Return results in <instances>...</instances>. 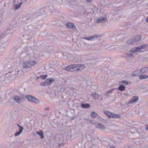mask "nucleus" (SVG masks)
I'll list each match as a JSON object with an SVG mask.
<instances>
[{
  "mask_svg": "<svg viewBox=\"0 0 148 148\" xmlns=\"http://www.w3.org/2000/svg\"><path fill=\"white\" fill-rule=\"evenodd\" d=\"M148 46V45L147 44H145L140 46L139 47H135L132 49L130 50V52L134 53L136 52H144V51H143L142 49L146 48Z\"/></svg>",
  "mask_w": 148,
  "mask_h": 148,
  "instance_id": "nucleus-1",
  "label": "nucleus"
},
{
  "mask_svg": "<svg viewBox=\"0 0 148 148\" xmlns=\"http://www.w3.org/2000/svg\"><path fill=\"white\" fill-rule=\"evenodd\" d=\"M141 36L138 35L134 36L132 38L127 40V44H132L140 40Z\"/></svg>",
  "mask_w": 148,
  "mask_h": 148,
  "instance_id": "nucleus-2",
  "label": "nucleus"
},
{
  "mask_svg": "<svg viewBox=\"0 0 148 148\" xmlns=\"http://www.w3.org/2000/svg\"><path fill=\"white\" fill-rule=\"evenodd\" d=\"M36 63V62L32 60L25 61L23 63V66L25 68H29L34 66Z\"/></svg>",
  "mask_w": 148,
  "mask_h": 148,
  "instance_id": "nucleus-3",
  "label": "nucleus"
},
{
  "mask_svg": "<svg viewBox=\"0 0 148 148\" xmlns=\"http://www.w3.org/2000/svg\"><path fill=\"white\" fill-rule=\"evenodd\" d=\"M25 97L30 102L35 103H38L40 102L38 99L32 95H27L25 96Z\"/></svg>",
  "mask_w": 148,
  "mask_h": 148,
  "instance_id": "nucleus-4",
  "label": "nucleus"
},
{
  "mask_svg": "<svg viewBox=\"0 0 148 148\" xmlns=\"http://www.w3.org/2000/svg\"><path fill=\"white\" fill-rule=\"evenodd\" d=\"M13 99L17 103H20L23 102L25 99V97L21 96L19 97L18 95H15L13 97Z\"/></svg>",
  "mask_w": 148,
  "mask_h": 148,
  "instance_id": "nucleus-5",
  "label": "nucleus"
},
{
  "mask_svg": "<svg viewBox=\"0 0 148 148\" xmlns=\"http://www.w3.org/2000/svg\"><path fill=\"white\" fill-rule=\"evenodd\" d=\"M54 81L55 79L53 78L47 79H46L45 82L41 83L40 85L43 86L49 85Z\"/></svg>",
  "mask_w": 148,
  "mask_h": 148,
  "instance_id": "nucleus-6",
  "label": "nucleus"
},
{
  "mask_svg": "<svg viewBox=\"0 0 148 148\" xmlns=\"http://www.w3.org/2000/svg\"><path fill=\"white\" fill-rule=\"evenodd\" d=\"M85 68V66L84 64H75V71L77 72L79 71H81Z\"/></svg>",
  "mask_w": 148,
  "mask_h": 148,
  "instance_id": "nucleus-7",
  "label": "nucleus"
},
{
  "mask_svg": "<svg viewBox=\"0 0 148 148\" xmlns=\"http://www.w3.org/2000/svg\"><path fill=\"white\" fill-rule=\"evenodd\" d=\"M41 10L42 9H40L38 10L34 14V15L33 16H29V18H27V20H29V21L33 19V18H36L38 16L41 15V13H40V12Z\"/></svg>",
  "mask_w": 148,
  "mask_h": 148,
  "instance_id": "nucleus-8",
  "label": "nucleus"
},
{
  "mask_svg": "<svg viewBox=\"0 0 148 148\" xmlns=\"http://www.w3.org/2000/svg\"><path fill=\"white\" fill-rule=\"evenodd\" d=\"M98 37V36L97 35H95L92 36L88 37H82V39H86L88 41H92L95 39H97Z\"/></svg>",
  "mask_w": 148,
  "mask_h": 148,
  "instance_id": "nucleus-9",
  "label": "nucleus"
},
{
  "mask_svg": "<svg viewBox=\"0 0 148 148\" xmlns=\"http://www.w3.org/2000/svg\"><path fill=\"white\" fill-rule=\"evenodd\" d=\"M65 71L70 72H73L74 71V65H71L65 67L64 68Z\"/></svg>",
  "mask_w": 148,
  "mask_h": 148,
  "instance_id": "nucleus-10",
  "label": "nucleus"
},
{
  "mask_svg": "<svg viewBox=\"0 0 148 148\" xmlns=\"http://www.w3.org/2000/svg\"><path fill=\"white\" fill-rule=\"evenodd\" d=\"M17 125L18 126L19 131L18 132H16L14 134V136H17L20 134L23 130V128L22 126H20L18 124H17Z\"/></svg>",
  "mask_w": 148,
  "mask_h": 148,
  "instance_id": "nucleus-11",
  "label": "nucleus"
},
{
  "mask_svg": "<svg viewBox=\"0 0 148 148\" xmlns=\"http://www.w3.org/2000/svg\"><path fill=\"white\" fill-rule=\"evenodd\" d=\"M107 20V18L106 17H101L99 18L96 21L98 23H101L102 22H104Z\"/></svg>",
  "mask_w": 148,
  "mask_h": 148,
  "instance_id": "nucleus-12",
  "label": "nucleus"
},
{
  "mask_svg": "<svg viewBox=\"0 0 148 148\" xmlns=\"http://www.w3.org/2000/svg\"><path fill=\"white\" fill-rule=\"evenodd\" d=\"M16 1L14 0L13 1V6L15 7V10H18L20 8L21 4L22 3V2H20L18 5L16 3Z\"/></svg>",
  "mask_w": 148,
  "mask_h": 148,
  "instance_id": "nucleus-13",
  "label": "nucleus"
},
{
  "mask_svg": "<svg viewBox=\"0 0 148 148\" xmlns=\"http://www.w3.org/2000/svg\"><path fill=\"white\" fill-rule=\"evenodd\" d=\"M138 99V97L137 96H135L132 99L130 100L128 102L129 103H132L135 102Z\"/></svg>",
  "mask_w": 148,
  "mask_h": 148,
  "instance_id": "nucleus-14",
  "label": "nucleus"
},
{
  "mask_svg": "<svg viewBox=\"0 0 148 148\" xmlns=\"http://www.w3.org/2000/svg\"><path fill=\"white\" fill-rule=\"evenodd\" d=\"M141 73L140 69H138L133 72L132 74V75L134 76H138Z\"/></svg>",
  "mask_w": 148,
  "mask_h": 148,
  "instance_id": "nucleus-15",
  "label": "nucleus"
},
{
  "mask_svg": "<svg viewBox=\"0 0 148 148\" xmlns=\"http://www.w3.org/2000/svg\"><path fill=\"white\" fill-rule=\"evenodd\" d=\"M96 127L101 130H103L105 129L104 126L101 123H98L96 125Z\"/></svg>",
  "mask_w": 148,
  "mask_h": 148,
  "instance_id": "nucleus-16",
  "label": "nucleus"
},
{
  "mask_svg": "<svg viewBox=\"0 0 148 148\" xmlns=\"http://www.w3.org/2000/svg\"><path fill=\"white\" fill-rule=\"evenodd\" d=\"M119 86L117 88V89L119 91H124L125 89V86L121 84H119Z\"/></svg>",
  "mask_w": 148,
  "mask_h": 148,
  "instance_id": "nucleus-17",
  "label": "nucleus"
},
{
  "mask_svg": "<svg viewBox=\"0 0 148 148\" xmlns=\"http://www.w3.org/2000/svg\"><path fill=\"white\" fill-rule=\"evenodd\" d=\"M120 117V115L119 114H116L114 113L111 112V114L110 118H119Z\"/></svg>",
  "mask_w": 148,
  "mask_h": 148,
  "instance_id": "nucleus-18",
  "label": "nucleus"
},
{
  "mask_svg": "<svg viewBox=\"0 0 148 148\" xmlns=\"http://www.w3.org/2000/svg\"><path fill=\"white\" fill-rule=\"evenodd\" d=\"M81 106L83 108H89L90 106V105L88 103H81Z\"/></svg>",
  "mask_w": 148,
  "mask_h": 148,
  "instance_id": "nucleus-19",
  "label": "nucleus"
},
{
  "mask_svg": "<svg viewBox=\"0 0 148 148\" xmlns=\"http://www.w3.org/2000/svg\"><path fill=\"white\" fill-rule=\"evenodd\" d=\"M141 73L144 74L147 71H148V67H143L140 69Z\"/></svg>",
  "mask_w": 148,
  "mask_h": 148,
  "instance_id": "nucleus-20",
  "label": "nucleus"
},
{
  "mask_svg": "<svg viewBox=\"0 0 148 148\" xmlns=\"http://www.w3.org/2000/svg\"><path fill=\"white\" fill-rule=\"evenodd\" d=\"M103 112L104 114L107 116H108L109 118H110L111 112H110L107 110H104L103 111Z\"/></svg>",
  "mask_w": 148,
  "mask_h": 148,
  "instance_id": "nucleus-21",
  "label": "nucleus"
},
{
  "mask_svg": "<svg viewBox=\"0 0 148 148\" xmlns=\"http://www.w3.org/2000/svg\"><path fill=\"white\" fill-rule=\"evenodd\" d=\"M62 2L65 3V2H68V4L73 5L74 0H62Z\"/></svg>",
  "mask_w": 148,
  "mask_h": 148,
  "instance_id": "nucleus-22",
  "label": "nucleus"
},
{
  "mask_svg": "<svg viewBox=\"0 0 148 148\" xmlns=\"http://www.w3.org/2000/svg\"><path fill=\"white\" fill-rule=\"evenodd\" d=\"M66 26L70 28H73L74 26V24L71 22H68L66 23Z\"/></svg>",
  "mask_w": 148,
  "mask_h": 148,
  "instance_id": "nucleus-23",
  "label": "nucleus"
},
{
  "mask_svg": "<svg viewBox=\"0 0 148 148\" xmlns=\"http://www.w3.org/2000/svg\"><path fill=\"white\" fill-rule=\"evenodd\" d=\"M122 83L125 84V85H127L128 84H131V82H127L125 80H122L119 82V84H121Z\"/></svg>",
  "mask_w": 148,
  "mask_h": 148,
  "instance_id": "nucleus-24",
  "label": "nucleus"
},
{
  "mask_svg": "<svg viewBox=\"0 0 148 148\" xmlns=\"http://www.w3.org/2000/svg\"><path fill=\"white\" fill-rule=\"evenodd\" d=\"M98 115L95 112L93 111L91 113V116L93 118H96Z\"/></svg>",
  "mask_w": 148,
  "mask_h": 148,
  "instance_id": "nucleus-25",
  "label": "nucleus"
},
{
  "mask_svg": "<svg viewBox=\"0 0 148 148\" xmlns=\"http://www.w3.org/2000/svg\"><path fill=\"white\" fill-rule=\"evenodd\" d=\"M139 78L142 79L148 78V76L146 75H141L139 76Z\"/></svg>",
  "mask_w": 148,
  "mask_h": 148,
  "instance_id": "nucleus-26",
  "label": "nucleus"
},
{
  "mask_svg": "<svg viewBox=\"0 0 148 148\" xmlns=\"http://www.w3.org/2000/svg\"><path fill=\"white\" fill-rule=\"evenodd\" d=\"M114 90V89L112 88L110 90H109V91L106 92L105 94V95H106L107 96H108V95L110 93L112 92Z\"/></svg>",
  "mask_w": 148,
  "mask_h": 148,
  "instance_id": "nucleus-27",
  "label": "nucleus"
},
{
  "mask_svg": "<svg viewBox=\"0 0 148 148\" xmlns=\"http://www.w3.org/2000/svg\"><path fill=\"white\" fill-rule=\"evenodd\" d=\"M91 95L95 98H97L99 97L98 95L96 93H92L91 94Z\"/></svg>",
  "mask_w": 148,
  "mask_h": 148,
  "instance_id": "nucleus-28",
  "label": "nucleus"
},
{
  "mask_svg": "<svg viewBox=\"0 0 148 148\" xmlns=\"http://www.w3.org/2000/svg\"><path fill=\"white\" fill-rule=\"evenodd\" d=\"M125 55L126 56H127L130 57H131L132 58H134V56L131 53H127L125 54Z\"/></svg>",
  "mask_w": 148,
  "mask_h": 148,
  "instance_id": "nucleus-29",
  "label": "nucleus"
},
{
  "mask_svg": "<svg viewBox=\"0 0 148 148\" xmlns=\"http://www.w3.org/2000/svg\"><path fill=\"white\" fill-rule=\"evenodd\" d=\"M36 133L39 136L42 135L43 134V132L41 130H40L39 132L37 131Z\"/></svg>",
  "mask_w": 148,
  "mask_h": 148,
  "instance_id": "nucleus-30",
  "label": "nucleus"
},
{
  "mask_svg": "<svg viewBox=\"0 0 148 148\" xmlns=\"http://www.w3.org/2000/svg\"><path fill=\"white\" fill-rule=\"evenodd\" d=\"M40 77L42 79H45L47 77V75H40Z\"/></svg>",
  "mask_w": 148,
  "mask_h": 148,
  "instance_id": "nucleus-31",
  "label": "nucleus"
},
{
  "mask_svg": "<svg viewBox=\"0 0 148 148\" xmlns=\"http://www.w3.org/2000/svg\"><path fill=\"white\" fill-rule=\"evenodd\" d=\"M5 48L4 47L1 46L0 47V50L1 51H3L5 50Z\"/></svg>",
  "mask_w": 148,
  "mask_h": 148,
  "instance_id": "nucleus-32",
  "label": "nucleus"
},
{
  "mask_svg": "<svg viewBox=\"0 0 148 148\" xmlns=\"http://www.w3.org/2000/svg\"><path fill=\"white\" fill-rule=\"evenodd\" d=\"M88 12H87L86 11L84 12L83 13V14L84 16H86V15H88Z\"/></svg>",
  "mask_w": 148,
  "mask_h": 148,
  "instance_id": "nucleus-33",
  "label": "nucleus"
},
{
  "mask_svg": "<svg viewBox=\"0 0 148 148\" xmlns=\"http://www.w3.org/2000/svg\"><path fill=\"white\" fill-rule=\"evenodd\" d=\"M96 118L100 121H101V120L102 119V118L99 116L98 115H97Z\"/></svg>",
  "mask_w": 148,
  "mask_h": 148,
  "instance_id": "nucleus-34",
  "label": "nucleus"
},
{
  "mask_svg": "<svg viewBox=\"0 0 148 148\" xmlns=\"http://www.w3.org/2000/svg\"><path fill=\"white\" fill-rule=\"evenodd\" d=\"M90 121L93 125H95L96 123V122L95 121L92 122L91 120H90Z\"/></svg>",
  "mask_w": 148,
  "mask_h": 148,
  "instance_id": "nucleus-35",
  "label": "nucleus"
},
{
  "mask_svg": "<svg viewBox=\"0 0 148 148\" xmlns=\"http://www.w3.org/2000/svg\"><path fill=\"white\" fill-rule=\"evenodd\" d=\"M102 120V122H107V121L106 120L104 119H102L101 120Z\"/></svg>",
  "mask_w": 148,
  "mask_h": 148,
  "instance_id": "nucleus-36",
  "label": "nucleus"
},
{
  "mask_svg": "<svg viewBox=\"0 0 148 148\" xmlns=\"http://www.w3.org/2000/svg\"><path fill=\"white\" fill-rule=\"evenodd\" d=\"M77 29L76 28V27L75 25V32H77V33L78 32L77 31Z\"/></svg>",
  "mask_w": 148,
  "mask_h": 148,
  "instance_id": "nucleus-37",
  "label": "nucleus"
},
{
  "mask_svg": "<svg viewBox=\"0 0 148 148\" xmlns=\"http://www.w3.org/2000/svg\"><path fill=\"white\" fill-rule=\"evenodd\" d=\"M40 136H41L40 138L41 139H43L44 138V136L43 135H40Z\"/></svg>",
  "mask_w": 148,
  "mask_h": 148,
  "instance_id": "nucleus-38",
  "label": "nucleus"
},
{
  "mask_svg": "<svg viewBox=\"0 0 148 148\" xmlns=\"http://www.w3.org/2000/svg\"><path fill=\"white\" fill-rule=\"evenodd\" d=\"M86 1L88 2H91L92 0H86Z\"/></svg>",
  "mask_w": 148,
  "mask_h": 148,
  "instance_id": "nucleus-39",
  "label": "nucleus"
},
{
  "mask_svg": "<svg viewBox=\"0 0 148 148\" xmlns=\"http://www.w3.org/2000/svg\"><path fill=\"white\" fill-rule=\"evenodd\" d=\"M146 129L147 130H148V125L146 126Z\"/></svg>",
  "mask_w": 148,
  "mask_h": 148,
  "instance_id": "nucleus-40",
  "label": "nucleus"
},
{
  "mask_svg": "<svg viewBox=\"0 0 148 148\" xmlns=\"http://www.w3.org/2000/svg\"><path fill=\"white\" fill-rule=\"evenodd\" d=\"M117 93H118V94H120V95H122V94H121V93L118 91L117 92Z\"/></svg>",
  "mask_w": 148,
  "mask_h": 148,
  "instance_id": "nucleus-41",
  "label": "nucleus"
},
{
  "mask_svg": "<svg viewBox=\"0 0 148 148\" xmlns=\"http://www.w3.org/2000/svg\"><path fill=\"white\" fill-rule=\"evenodd\" d=\"M52 8V7L50 6V7H49V9H50L51 10V11H52V10H51V8Z\"/></svg>",
  "mask_w": 148,
  "mask_h": 148,
  "instance_id": "nucleus-42",
  "label": "nucleus"
},
{
  "mask_svg": "<svg viewBox=\"0 0 148 148\" xmlns=\"http://www.w3.org/2000/svg\"><path fill=\"white\" fill-rule=\"evenodd\" d=\"M146 22L148 23V17H147L146 19Z\"/></svg>",
  "mask_w": 148,
  "mask_h": 148,
  "instance_id": "nucleus-43",
  "label": "nucleus"
},
{
  "mask_svg": "<svg viewBox=\"0 0 148 148\" xmlns=\"http://www.w3.org/2000/svg\"><path fill=\"white\" fill-rule=\"evenodd\" d=\"M62 145V143H59V146L60 147Z\"/></svg>",
  "mask_w": 148,
  "mask_h": 148,
  "instance_id": "nucleus-44",
  "label": "nucleus"
},
{
  "mask_svg": "<svg viewBox=\"0 0 148 148\" xmlns=\"http://www.w3.org/2000/svg\"><path fill=\"white\" fill-rule=\"evenodd\" d=\"M110 148H115V147L114 146L112 147L111 146H110Z\"/></svg>",
  "mask_w": 148,
  "mask_h": 148,
  "instance_id": "nucleus-45",
  "label": "nucleus"
},
{
  "mask_svg": "<svg viewBox=\"0 0 148 148\" xmlns=\"http://www.w3.org/2000/svg\"><path fill=\"white\" fill-rule=\"evenodd\" d=\"M49 108H46V109L47 110H49Z\"/></svg>",
  "mask_w": 148,
  "mask_h": 148,
  "instance_id": "nucleus-46",
  "label": "nucleus"
},
{
  "mask_svg": "<svg viewBox=\"0 0 148 148\" xmlns=\"http://www.w3.org/2000/svg\"><path fill=\"white\" fill-rule=\"evenodd\" d=\"M80 14L79 13H78V15H80Z\"/></svg>",
  "mask_w": 148,
  "mask_h": 148,
  "instance_id": "nucleus-47",
  "label": "nucleus"
}]
</instances>
